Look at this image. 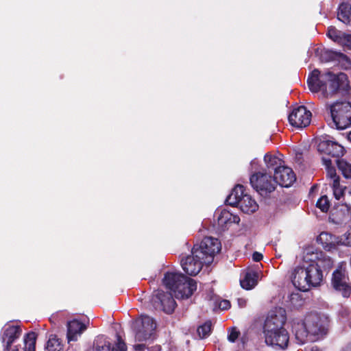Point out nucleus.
I'll return each instance as SVG.
<instances>
[{"instance_id": "nucleus-44", "label": "nucleus", "mask_w": 351, "mask_h": 351, "mask_svg": "<svg viewBox=\"0 0 351 351\" xmlns=\"http://www.w3.org/2000/svg\"><path fill=\"white\" fill-rule=\"evenodd\" d=\"M239 221H240V218L238 216L232 215V218L230 221V223H238L239 222Z\"/></svg>"}, {"instance_id": "nucleus-23", "label": "nucleus", "mask_w": 351, "mask_h": 351, "mask_svg": "<svg viewBox=\"0 0 351 351\" xmlns=\"http://www.w3.org/2000/svg\"><path fill=\"white\" fill-rule=\"evenodd\" d=\"M246 194L244 193V188L242 185L238 184L237 185L231 193L226 198V202L228 204L237 206V204L240 202V199L243 198L244 195Z\"/></svg>"}, {"instance_id": "nucleus-42", "label": "nucleus", "mask_w": 351, "mask_h": 351, "mask_svg": "<svg viewBox=\"0 0 351 351\" xmlns=\"http://www.w3.org/2000/svg\"><path fill=\"white\" fill-rule=\"evenodd\" d=\"M263 254L258 252H255L252 254V259L255 262H258L263 258Z\"/></svg>"}, {"instance_id": "nucleus-11", "label": "nucleus", "mask_w": 351, "mask_h": 351, "mask_svg": "<svg viewBox=\"0 0 351 351\" xmlns=\"http://www.w3.org/2000/svg\"><path fill=\"white\" fill-rule=\"evenodd\" d=\"M267 345L276 349L285 350L289 343V335L286 329L264 332Z\"/></svg>"}, {"instance_id": "nucleus-17", "label": "nucleus", "mask_w": 351, "mask_h": 351, "mask_svg": "<svg viewBox=\"0 0 351 351\" xmlns=\"http://www.w3.org/2000/svg\"><path fill=\"white\" fill-rule=\"evenodd\" d=\"M318 150L332 157L339 158L344 154V148L337 143L330 140H323L318 144Z\"/></svg>"}, {"instance_id": "nucleus-14", "label": "nucleus", "mask_w": 351, "mask_h": 351, "mask_svg": "<svg viewBox=\"0 0 351 351\" xmlns=\"http://www.w3.org/2000/svg\"><path fill=\"white\" fill-rule=\"evenodd\" d=\"M291 281L295 288L302 291L309 290L308 276L305 263L302 266L295 267L291 274Z\"/></svg>"}, {"instance_id": "nucleus-51", "label": "nucleus", "mask_w": 351, "mask_h": 351, "mask_svg": "<svg viewBox=\"0 0 351 351\" xmlns=\"http://www.w3.org/2000/svg\"><path fill=\"white\" fill-rule=\"evenodd\" d=\"M255 163V161H252L251 165H253Z\"/></svg>"}, {"instance_id": "nucleus-47", "label": "nucleus", "mask_w": 351, "mask_h": 351, "mask_svg": "<svg viewBox=\"0 0 351 351\" xmlns=\"http://www.w3.org/2000/svg\"><path fill=\"white\" fill-rule=\"evenodd\" d=\"M311 351H320L319 348L317 347V346H313L311 348Z\"/></svg>"}, {"instance_id": "nucleus-3", "label": "nucleus", "mask_w": 351, "mask_h": 351, "mask_svg": "<svg viewBox=\"0 0 351 351\" xmlns=\"http://www.w3.org/2000/svg\"><path fill=\"white\" fill-rule=\"evenodd\" d=\"M303 260L307 272L309 289L321 284L323 270L330 269L334 263L329 256L313 247H308L304 250Z\"/></svg>"}, {"instance_id": "nucleus-4", "label": "nucleus", "mask_w": 351, "mask_h": 351, "mask_svg": "<svg viewBox=\"0 0 351 351\" xmlns=\"http://www.w3.org/2000/svg\"><path fill=\"white\" fill-rule=\"evenodd\" d=\"M163 283L174 293L178 299H187L197 289V283L194 280L178 273H167Z\"/></svg>"}, {"instance_id": "nucleus-28", "label": "nucleus", "mask_w": 351, "mask_h": 351, "mask_svg": "<svg viewBox=\"0 0 351 351\" xmlns=\"http://www.w3.org/2000/svg\"><path fill=\"white\" fill-rule=\"evenodd\" d=\"M232 218V214L226 210H221L217 216V224L224 228L228 224L230 223Z\"/></svg>"}, {"instance_id": "nucleus-38", "label": "nucleus", "mask_w": 351, "mask_h": 351, "mask_svg": "<svg viewBox=\"0 0 351 351\" xmlns=\"http://www.w3.org/2000/svg\"><path fill=\"white\" fill-rule=\"evenodd\" d=\"M112 351H127L125 343L121 340L119 335H117V341L112 348Z\"/></svg>"}, {"instance_id": "nucleus-32", "label": "nucleus", "mask_w": 351, "mask_h": 351, "mask_svg": "<svg viewBox=\"0 0 351 351\" xmlns=\"http://www.w3.org/2000/svg\"><path fill=\"white\" fill-rule=\"evenodd\" d=\"M211 322L210 321L206 322L204 324L199 326L197 328V334L201 339L208 337L211 332Z\"/></svg>"}, {"instance_id": "nucleus-22", "label": "nucleus", "mask_w": 351, "mask_h": 351, "mask_svg": "<svg viewBox=\"0 0 351 351\" xmlns=\"http://www.w3.org/2000/svg\"><path fill=\"white\" fill-rule=\"evenodd\" d=\"M238 207L245 213H252L255 212L258 206L256 201L249 195H245L240 199V202L237 204Z\"/></svg>"}, {"instance_id": "nucleus-10", "label": "nucleus", "mask_w": 351, "mask_h": 351, "mask_svg": "<svg viewBox=\"0 0 351 351\" xmlns=\"http://www.w3.org/2000/svg\"><path fill=\"white\" fill-rule=\"evenodd\" d=\"M285 311L282 308H276L269 313L263 327V332L276 331L285 329Z\"/></svg>"}, {"instance_id": "nucleus-52", "label": "nucleus", "mask_w": 351, "mask_h": 351, "mask_svg": "<svg viewBox=\"0 0 351 351\" xmlns=\"http://www.w3.org/2000/svg\"><path fill=\"white\" fill-rule=\"evenodd\" d=\"M349 193H350L351 194V187H350V191H349Z\"/></svg>"}, {"instance_id": "nucleus-6", "label": "nucleus", "mask_w": 351, "mask_h": 351, "mask_svg": "<svg viewBox=\"0 0 351 351\" xmlns=\"http://www.w3.org/2000/svg\"><path fill=\"white\" fill-rule=\"evenodd\" d=\"M332 289L344 298L351 295V283L346 269V264L341 263L332 272L330 280Z\"/></svg>"}, {"instance_id": "nucleus-49", "label": "nucleus", "mask_w": 351, "mask_h": 351, "mask_svg": "<svg viewBox=\"0 0 351 351\" xmlns=\"http://www.w3.org/2000/svg\"><path fill=\"white\" fill-rule=\"evenodd\" d=\"M348 139L351 141V132L348 134Z\"/></svg>"}, {"instance_id": "nucleus-37", "label": "nucleus", "mask_w": 351, "mask_h": 351, "mask_svg": "<svg viewBox=\"0 0 351 351\" xmlns=\"http://www.w3.org/2000/svg\"><path fill=\"white\" fill-rule=\"evenodd\" d=\"M339 44L343 47H346L349 49H351V35L343 33Z\"/></svg>"}, {"instance_id": "nucleus-36", "label": "nucleus", "mask_w": 351, "mask_h": 351, "mask_svg": "<svg viewBox=\"0 0 351 351\" xmlns=\"http://www.w3.org/2000/svg\"><path fill=\"white\" fill-rule=\"evenodd\" d=\"M316 206L322 212H327L330 207V202L326 195L322 196L317 202Z\"/></svg>"}, {"instance_id": "nucleus-27", "label": "nucleus", "mask_w": 351, "mask_h": 351, "mask_svg": "<svg viewBox=\"0 0 351 351\" xmlns=\"http://www.w3.org/2000/svg\"><path fill=\"white\" fill-rule=\"evenodd\" d=\"M46 351H64L63 345L56 335H50L45 347Z\"/></svg>"}, {"instance_id": "nucleus-29", "label": "nucleus", "mask_w": 351, "mask_h": 351, "mask_svg": "<svg viewBox=\"0 0 351 351\" xmlns=\"http://www.w3.org/2000/svg\"><path fill=\"white\" fill-rule=\"evenodd\" d=\"M339 170L346 179H351V163L344 160H337Z\"/></svg>"}, {"instance_id": "nucleus-26", "label": "nucleus", "mask_w": 351, "mask_h": 351, "mask_svg": "<svg viewBox=\"0 0 351 351\" xmlns=\"http://www.w3.org/2000/svg\"><path fill=\"white\" fill-rule=\"evenodd\" d=\"M110 342L104 336H97L93 342V346L86 351H109Z\"/></svg>"}, {"instance_id": "nucleus-13", "label": "nucleus", "mask_w": 351, "mask_h": 351, "mask_svg": "<svg viewBox=\"0 0 351 351\" xmlns=\"http://www.w3.org/2000/svg\"><path fill=\"white\" fill-rule=\"evenodd\" d=\"M311 112L304 106L294 108L289 116V121L291 125L296 128H305L311 120Z\"/></svg>"}, {"instance_id": "nucleus-12", "label": "nucleus", "mask_w": 351, "mask_h": 351, "mask_svg": "<svg viewBox=\"0 0 351 351\" xmlns=\"http://www.w3.org/2000/svg\"><path fill=\"white\" fill-rule=\"evenodd\" d=\"M196 255V250L193 247L192 254L181 260L183 270L190 276L197 275L202 269L203 264H205L204 256L201 254H199L198 256Z\"/></svg>"}, {"instance_id": "nucleus-19", "label": "nucleus", "mask_w": 351, "mask_h": 351, "mask_svg": "<svg viewBox=\"0 0 351 351\" xmlns=\"http://www.w3.org/2000/svg\"><path fill=\"white\" fill-rule=\"evenodd\" d=\"M317 241L327 251L335 250L338 247L337 237L327 232H322L317 237Z\"/></svg>"}, {"instance_id": "nucleus-8", "label": "nucleus", "mask_w": 351, "mask_h": 351, "mask_svg": "<svg viewBox=\"0 0 351 351\" xmlns=\"http://www.w3.org/2000/svg\"><path fill=\"white\" fill-rule=\"evenodd\" d=\"M221 243L215 238L211 237H205L199 245H195L193 247L196 250V255L201 254L204 256L205 265H210L213 263L214 256L221 250Z\"/></svg>"}, {"instance_id": "nucleus-33", "label": "nucleus", "mask_w": 351, "mask_h": 351, "mask_svg": "<svg viewBox=\"0 0 351 351\" xmlns=\"http://www.w3.org/2000/svg\"><path fill=\"white\" fill-rule=\"evenodd\" d=\"M344 32H342L338 29H337L334 27H330L328 29L327 36L334 42L337 43H339L341 37L343 36Z\"/></svg>"}, {"instance_id": "nucleus-7", "label": "nucleus", "mask_w": 351, "mask_h": 351, "mask_svg": "<svg viewBox=\"0 0 351 351\" xmlns=\"http://www.w3.org/2000/svg\"><path fill=\"white\" fill-rule=\"evenodd\" d=\"M135 339L138 341H145L150 339L156 328L155 321L148 315H141L134 322Z\"/></svg>"}, {"instance_id": "nucleus-25", "label": "nucleus", "mask_w": 351, "mask_h": 351, "mask_svg": "<svg viewBox=\"0 0 351 351\" xmlns=\"http://www.w3.org/2000/svg\"><path fill=\"white\" fill-rule=\"evenodd\" d=\"M264 161L267 169L269 171H274V173L284 166L282 165L283 161L280 158L269 154H265Z\"/></svg>"}, {"instance_id": "nucleus-15", "label": "nucleus", "mask_w": 351, "mask_h": 351, "mask_svg": "<svg viewBox=\"0 0 351 351\" xmlns=\"http://www.w3.org/2000/svg\"><path fill=\"white\" fill-rule=\"evenodd\" d=\"M88 323L89 321L85 323L77 319L68 322L66 324V337L68 342L70 343L71 341H77L78 338L86 330Z\"/></svg>"}, {"instance_id": "nucleus-50", "label": "nucleus", "mask_w": 351, "mask_h": 351, "mask_svg": "<svg viewBox=\"0 0 351 351\" xmlns=\"http://www.w3.org/2000/svg\"><path fill=\"white\" fill-rule=\"evenodd\" d=\"M12 351H19L18 348L13 349Z\"/></svg>"}, {"instance_id": "nucleus-35", "label": "nucleus", "mask_w": 351, "mask_h": 351, "mask_svg": "<svg viewBox=\"0 0 351 351\" xmlns=\"http://www.w3.org/2000/svg\"><path fill=\"white\" fill-rule=\"evenodd\" d=\"M332 187L333 189L334 196L337 199H339L343 195L345 187L340 185L339 180H337V178L335 180H333Z\"/></svg>"}, {"instance_id": "nucleus-31", "label": "nucleus", "mask_w": 351, "mask_h": 351, "mask_svg": "<svg viewBox=\"0 0 351 351\" xmlns=\"http://www.w3.org/2000/svg\"><path fill=\"white\" fill-rule=\"evenodd\" d=\"M322 160L324 165L326 166L327 176L330 178L332 181L335 180L336 178L337 180H339V177L337 176L335 168L332 166L331 160L326 158H323Z\"/></svg>"}, {"instance_id": "nucleus-46", "label": "nucleus", "mask_w": 351, "mask_h": 351, "mask_svg": "<svg viewBox=\"0 0 351 351\" xmlns=\"http://www.w3.org/2000/svg\"><path fill=\"white\" fill-rule=\"evenodd\" d=\"M150 351H160L161 348L160 346H155L149 348Z\"/></svg>"}, {"instance_id": "nucleus-9", "label": "nucleus", "mask_w": 351, "mask_h": 351, "mask_svg": "<svg viewBox=\"0 0 351 351\" xmlns=\"http://www.w3.org/2000/svg\"><path fill=\"white\" fill-rule=\"evenodd\" d=\"M250 184L261 195H267L276 189V182L267 173L258 172L251 176Z\"/></svg>"}, {"instance_id": "nucleus-39", "label": "nucleus", "mask_w": 351, "mask_h": 351, "mask_svg": "<svg viewBox=\"0 0 351 351\" xmlns=\"http://www.w3.org/2000/svg\"><path fill=\"white\" fill-rule=\"evenodd\" d=\"M341 316L348 322L351 327V309L347 308H343L341 311Z\"/></svg>"}, {"instance_id": "nucleus-18", "label": "nucleus", "mask_w": 351, "mask_h": 351, "mask_svg": "<svg viewBox=\"0 0 351 351\" xmlns=\"http://www.w3.org/2000/svg\"><path fill=\"white\" fill-rule=\"evenodd\" d=\"M155 303L158 302V305L162 308V310L167 313H171L176 307V303L170 293H165L163 291H158L154 297Z\"/></svg>"}, {"instance_id": "nucleus-45", "label": "nucleus", "mask_w": 351, "mask_h": 351, "mask_svg": "<svg viewBox=\"0 0 351 351\" xmlns=\"http://www.w3.org/2000/svg\"><path fill=\"white\" fill-rule=\"evenodd\" d=\"M238 304H239V306L244 307L246 304V301L245 299L240 298V299H238Z\"/></svg>"}, {"instance_id": "nucleus-48", "label": "nucleus", "mask_w": 351, "mask_h": 351, "mask_svg": "<svg viewBox=\"0 0 351 351\" xmlns=\"http://www.w3.org/2000/svg\"><path fill=\"white\" fill-rule=\"evenodd\" d=\"M342 351H351V345L346 346Z\"/></svg>"}, {"instance_id": "nucleus-24", "label": "nucleus", "mask_w": 351, "mask_h": 351, "mask_svg": "<svg viewBox=\"0 0 351 351\" xmlns=\"http://www.w3.org/2000/svg\"><path fill=\"white\" fill-rule=\"evenodd\" d=\"M258 274L255 271H248L243 279L240 280L241 286L247 290L254 288L258 282Z\"/></svg>"}, {"instance_id": "nucleus-2", "label": "nucleus", "mask_w": 351, "mask_h": 351, "mask_svg": "<svg viewBox=\"0 0 351 351\" xmlns=\"http://www.w3.org/2000/svg\"><path fill=\"white\" fill-rule=\"evenodd\" d=\"M328 319L317 313H310L303 319H294L292 332L298 344L307 341H315L323 338L327 333Z\"/></svg>"}, {"instance_id": "nucleus-43", "label": "nucleus", "mask_w": 351, "mask_h": 351, "mask_svg": "<svg viewBox=\"0 0 351 351\" xmlns=\"http://www.w3.org/2000/svg\"><path fill=\"white\" fill-rule=\"evenodd\" d=\"M145 346L144 344H137L134 346V349L137 351H143Z\"/></svg>"}, {"instance_id": "nucleus-40", "label": "nucleus", "mask_w": 351, "mask_h": 351, "mask_svg": "<svg viewBox=\"0 0 351 351\" xmlns=\"http://www.w3.org/2000/svg\"><path fill=\"white\" fill-rule=\"evenodd\" d=\"M239 335V332L234 328L230 329L229 330V333L228 335V339L230 342H234L235 340L238 338Z\"/></svg>"}, {"instance_id": "nucleus-34", "label": "nucleus", "mask_w": 351, "mask_h": 351, "mask_svg": "<svg viewBox=\"0 0 351 351\" xmlns=\"http://www.w3.org/2000/svg\"><path fill=\"white\" fill-rule=\"evenodd\" d=\"M338 246L343 245L346 247H351V228H349L342 235L337 237Z\"/></svg>"}, {"instance_id": "nucleus-5", "label": "nucleus", "mask_w": 351, "mask_h": 351, "mask_svg": "<svg viewBox=\"0 0 351 351\" xmlns=\"http://www.w3.org/2000/svg\"><path fill=\"white\" fill-rule=\"evenodd\" d=\"M330 121L329 125L337 130H344L351 125V104L337 101L329 107Z\"/></svg>"}, {"instance_id": "nucleus-20", "label": "nucleus", "mask_w": 351, "mask_h": 351, "mask_svg": "<svg viewBox=\"0 0 351 351\" xmlns=\"http://www.w3.org/2000/svg\"><path fill=\"white\" fill-rule=\"evenodd\" d=\"M21 334V330L16 326H8L5 328L3 335L2 341L5 343V350H8L11 344L19 338Z\"/></svg>"}, {"instance_id": "nucleus-16", "label": "nucleus", "mask_w": 351, "mask_h": 351, "mask_svg": "<svg viewBox=\"0 0 351 351\" xmlns=\"http://www.w3.org/2000/svg\"><path fill=\"white\" fill-rule=\"evenodd\" d=\"M274 178L276 184L283 187H289L295 181L296 178L293 170L283 166L274 173Z\"/></svg>"}, {"instance_id": "nucleus-41", "label": "nucleus", "mask_w": 351, "mask_h": 351, "mask_svg": "<svg viewBox=\"0 0 351 351\" xmlns=\"http://www.w3.org/2000/svg\"><path fill=\"white\" fill-rule=\"evenodd\" d=\"M219 307L221 310H227L230 307V303L228 300H223L219 303Z\"/></svg>"}, {"instance_id": "nucleus-30", "label": "nucleus", "mask_w": 351, "mask_h": 351, "mask_svg": "<svg viewBox=\"0 0 351 351\" xmlns=\"http://www.w3.org/2000/svg\"><path fill=\"white\" fill-rule=\"evenodd\" d=\"M36 335L35 332L27 334L24 338V351H35Z\"/></svg>"}, {"instance_id": "nucleus-1", "label": "nucleus", "mask_w": 351, "mask_h": 351, "mask_svg": "<svg viewBox=\"0 0 351 351\" xmlns=\"http://www.w3.org/2000/svg\"><path fill=\"white\" fill-rule=\"evenodd\" d=\"M311 91L320 93L323 99L330 98L339 90L347 91L349 88L348 77L345 73L335 74L332 72L321 73L314 69L307 79Z\"/></svg>"}, {"instance_id": "nucleus-21", "label": "nucleus", "mask_w": 351, "mask_h": 351, "mask_svg": "<svg viewBox=\"0 0 351 351\" xmlns=\"http://www.w3.org/2000/svg\"><path fill=\"white\" fill-rule=\"evenodd\" d=\"M337 18L346 25L351 24V0H343L339 7Z\"/></svg>"}]
</instances>
